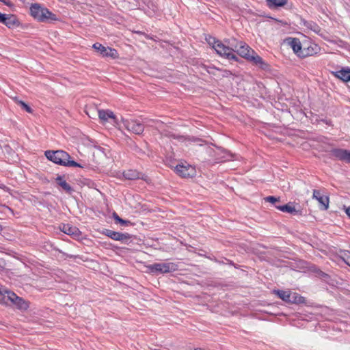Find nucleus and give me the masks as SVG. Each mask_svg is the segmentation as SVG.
I'll return each instance as SVG.
<instances>
[{
	"label": "nucleus",
	"instance_id": "9b49d317",
	"mask_svg": "<svg viewBox=\"0 0 350 350\" xmlns=\"http://www.w3.org/2000/svg\"><path fill=\"white\" fill-rule=\"evenodd\" d=\"M247 60L252 62L254 65L258 66L260 68L267 70L269 69V65L265 62L261 57H260L256 52L251 53L247 58Z\"/></svg>",
	"mask_w": 350,
	"mask_h": 350
},
{
	"label": "nucleus",
	"instance_id": "7ed1b4c3",
	"mask_svg": "<svg viewBox=\"0 0 350 350\" xmlns=\"http://www.w3.org/2000/svg\"><path fill=\"white\" fill-rule=\"evenodd\" d=\"M30 13L35 19L40 22L51 23L57 20L55 14L38 3H34L31 5Z\"/></svg>",
	"mask_w": 350,
	"mask_h": 350
},
{
	"label": "nucleus",
	"instance_id": "423d86ee",
	"mask_svg": "<svg viewBox=\"0 0 350 350\" xmlns=\"http://www.w3.org/2000/svg\"><path fill=\"white\" fill-rule=\"evenodd\" d=\"M122 124L125 129L135 134L140 135L144 132V125L137 120H122Z\"/></svg>",
	"mask_w": 350,
	"mask_h": 350
},
{
	"label": "nucleus",
	"instance_id": "a211bd4d",
	"mask_svg": "<svg viewBox=\"0 0 350 350\" xmlns=\"http://www.w3.org/2000/svg\"><path fill=\"white\" fill-rule=\"evenodd\" d=\"M59 228L65 234H67L68 235H71L73 237H78L80 233L79 229L77 227L70 226L69 224H62L59 226Z\"/></svg>",
	"mask_w": 350,
	"mask_h": 350
},
{
	"label": "nucleus",
	"instance_id": "f03ea898",
	"mask_svg": "<svg viewBox=\"0 0 350 350\" xmlns=\"http://www.w3.org/2000/svg\"><path fill=\"white\" fill-rule=\"evenodd\" d=\"M44 154L49 160L56 164L63 166L82 167L79 163L71 160L70 156L64 150H46Z\"/></svg>",
	"mask_w": 350,
	"mask_h": 350
},
{
	"label": "nucleus",
	"instance_id": "7c9ffc66",
	"mask_svg": "<svg viewBox=\"0 0 350 350\" xmlns=\"http://www.w3.org/2000/svg\"><path fill=\"white\" fill-rule=\"evenodd\" d=\"M5 14H1L0 12V23H2V22H3V20L5 19Z\"/></svg>",
	"mask_w": 350,
	"mask_h": 350
},
{
	"label": "nucleus",
	"instance_id": "c756f323",
	"mask_svg": "<svg viewBox=\"0 0 350 350\" xmlns=\"http://www.w3.org/2000/svg\"><path fill=\"white\" fill-rule=\"evenodd\" d=\"M85 111H86L87 115L90 118H93V116L96 115V111H95L94 109H93V108H89Z\"/></svg>",
	"mask_w": 350,
	"mask_h": 350
},
{
	"label": "nucleus",
	"instance_id": "f8f14e48",
	"mask_svg": "<svg viewBox=\"0 0 350 350\" xmlns=\"http://www.w3.org/2000/svg\"><path fill=\"white\" fill-rule=\"evenodd\" d=\"M285 42L292 48L294 53L300 57V54L302 51V45L299 39L297 38H288Z\"/></svg>",
	"mask_w": 350,
	"mask_h": 350
},
{
	"label": "nucleus",
	"instance_id": "5701e85b",
	"mask_svg": "<svg viewBox=\"0 0 350 350\" xmlns=\"http://www.w3.org/2000/svg\"><path fill=\"white\" fill-rule=\"evenodd\" d=\"M14 297L12 304L16 306L19 309L25 310L28 305L22 298L18 297L16 294L11 295Z\"/></svg>",
	"mask_w": 350,
	"mask_h": 350
},
{
	"label": "nucleus",
	"instance_id": "a878e982",
	"mask_svg": "<svg viewBox=\"0 0 350 350\" xmlns=\"http://www.w3.org/2000/svg\"><path fill=\"white\" fill-rule=\"evenodd\" d=\"M14 100L16 103L18 104L23 110L30 113H33L32 109L25 102L18 100L17 98H14Z\"/></svg>",
	"mask_w": 350,
	"mask_h": 350
},
{
	"label": "nucleus",
	"instance_id": "20e7f679",
	"mask_svg": "<svg viewBox=\"0 0 350 350\" xmlns=\"http://www.w3.org/2000/svg\"><path fill=\"white\" fill-rule=\"evenodd\" d=\"M275 293L281 299L287 303L300 304L306 301L305 297L295 292L277 290Z\"/></svg>",
	"mask_w": 350,
	"mask_h": 350
},
{
	"label": "nucleus",
	"instance_id": "4468645a",
	"mask_svg": "<svg viewBox=\"0 0 350 350\" xmlns=\"http://www.w3.org/2000/svg\"><path fill=\"white\" fill-rule=\"evenodd\" d=\"M15 294L7 289H1L0 291V304L5 306H11L13 302L14 297L11 295Z\"/></svg>",
	"mask_w": 350,
	"mask_h": 350
},
{
	"label": "nucleus",
	"instance_id": "9d476101",
	"mask_svg": "<svg viewBox=\"0 0 350 350\" xmlns=\"http://www.w3.org/2000/svg\"><path fill=\"white\" fill-rule=\"evenodd\" d=\"M332 156L337 159L350 163V150L341 148H332L330 151Z\"/></svg>",
	"mask_w": 350,
	"mask_h": 350
},
{
	"label": "nucleus",
	"instance_id": "1a4fd4ad",
	"mask_svg": "<svg viewBox=\"0 0 350 350\" xmlns=\"http://www.w3.org/2000/svg\"><path fill=\"white\" fill-rule=\"evenodd\" d=\"M103 234L113 240L120 241L122 243H126L131 239V235L128 233H122L109 229H105L103 232Z\"/></svg>",
	"mask_w": 350,
	"mask_h": 350
},
{
	"label": "nucleus",
	"instance_id": "6e6552de",
	"mask_svg": "<svg viewBox=\"0 0 350 350\" xmlns=\"http://www.w3.org/2000/svg\"><path fill=\"white\" fill-rule=\"evenodd\" d=\"M93 48L100 53L103 57H110L116 59L118 57L117 51L110 47H105L101 44L96 42L93 44Z\"/></svg>",
	"mask_w": 350,
	"mask_h": 350
},
{
	"label": "nucleus",
	"instance_id": "cd10ccee",
	"mask_svg": "<svg viewBox=\"0 0 350 350\" xmlns=\"http://www.w3.org/2000/svg\"><path fill=\"white\" fill-rule=\"evenodd\" d=\"M264 200H265V202H270V203L274 204V206H275V205H276L275 204L276 202H280V198H276L274 196H267V197L265 198Z\"/></svg>",
	"mask_w": 350,
	"mask_h": 350
},
{
	"label": "nucleus",
	"instance_id": "393cba45",
	"mask_svg": "<svg viewBox=\"0 0 350 350\" xmlns=\"http://www.w3.org/2000/svg\"><path fill=\"white\" fill-rule=\"evenodd\" d=\"M304 25L308 29H310L311 31H314L317 34H319L321 31V28L320 27V26L312 21H306L304 23Z\"/></svg>",
	"mask_w": 350,
	"mask_h": 350
},
{
	"label": "nucleus",
	"instance_id": "bb28decb",
	"mask_svg": "<svg viewBox=\"0 0 350 350\" xmlns=\"http://www.w3.org/2000/svg\"><path fill=\"white\" fill-rule=\"evenodd\" d=\"M340 258L350 267V252L349 251H341L340 254Z\"/></svg>",
	"mask_w": 350,
	"mask_h": 350
},
{
	"label": "nucleus",
	"instance_id": "0eeeda50",
	"mask_svg": "<svg viewBox=\"0 0 350 350\" xmlns=\"http://www.w3.org/2000/svg\"><path fill=\"white\" fill-rule=\"evenodd\" d=\"M176 173L183 178L193 177L196 174L195 168L190 165L178 164L175 167Z\"/></svg>",
	"mask_w": 350,
	"mask_h": 350
},
{
	"label": "nucleus",
	"instance_id": "aec40b11",
	"mask_svg": "<svg viewBox=\"0 0 350 350\" xmlns=\"http://www.w3.org/2000/svg\"><path fill=\"white\" fill-rule=\"evenodd\" d=\"M2 23L6 25L8 28H11L16 25H18V21L14 15L5 14V19L3 20V22H2Z\"/></svg>",
	"mask_w": 350,
	"mask_h": 350
},
{
	"label": "nucleus",
	"instance_id": "b1692460",
	"mask_svg": "<svg viewBox=\"0 0 350 350\" xmlns=\"http://www.w3.org/2000/svg\"><path fill=\"white\" fill-rule=\"evenodd\" d=\"M267 1L269 8L282 7L287 3V0H267Z\"/></svg>",
	"mask_w": 350,
	"mask_h": 350
},
{
	"label": "nucleus",
	"instance_id": "473e14b6",
	"mask_svg": "<svg viewBox=\"0 0 350 350\" xmlns=\"http://www.w3.org/2000/svg\"><path fill=\"white\" fill-rule=\"evenodd\" d=\"M345 213L348 215V217L350 218V206L345 209Z\"/></svg>",
	"mask_w": 350,
	"mask_h": 350
},
{
	"label": "nucleus",
	"instance_id": "f3484780",
	"mask_svg": "<svg viewBox=\"0 0 350 350\" xmlns=\"http://www.w3.org/2000/svg\"><path fill=\"white\" fill-rule=\"evenodd\" d=\"M123 175L126 179L128 180H137L143 179L146 180V177L144 174L138 172L135 170H128L124 172Z\"/></svg>",
	"mask_w": 350,
	"mask_h": 350
},
{
	"label": "nucleus",
	"instance_id": "39448f33",
	"mask_svg": "<svg viewBox=\"0 0 350 350\" xmlns=\"http://www.w3.org/2000/svg\"><path fill=\"white\" fill-rule=\"evenodd\" d=\"M152 273H167L177 269V265L173 262L154 263L148 267Z\"/></svg>",
	"mask_w": 350,
	"mask_h": 350
},
{
	"label": "nucleus",
	"instance_id": "6ab92c4d",
	"mask_svg": "<svg viewBox=\"0 0 350 350\" xmlns=\"http://www.w3.org/2000/svg\"><path fill=\"white\" fill-rule=\"evenodd\" d=\"M333 75L343 81H350V69H341L333 72Z\"/></svg>",
	"mask_w": 350,
	"mask_h": 350
},
{
	"label": "nucleus",
	"instance_id": "2f4dec72",
	"mask_svg": "<svg viewBox=\"0 0 350 350\" xmlns=\"http://www.w3.org/2000/svg\"><path fill=\"white\" fill-rule=\"evenodd\" d=\"M3 3L8 6H12V3L10 2V1H6V0H3Z\"/></svg>",
	"mask_w": 350,
	"mask_h": 350
},
{
	"label": "nucleus",
	"instance_id": "f704fd0d",
	"mask_svg": "<svg viewBox=\"0 0 350 350\" xmlns=\"http://www.w3.org/2000/svg\"><path fill=\"white\" fill-rule=\"evenodd\" d=\"M0 1H2V2H3V0H0Z\"/></svg>",
	"mask_w": 350,
	"mask_h": 350
},
{
	"label": "nucleus",
	"instance_id": "412c9836",
	"mask_svg": "<svg viewBox=\"0 0 350 350\" xmlns=\"http://www.w3.org/2000/svg\"><path fill=\"white\" fill-rule=\"evenodd\" d=\"M275 207L280 211L288 213L291 214L295 215L298 213L295 206H293L291 203L284 205H275Z\"/></svg>",
	"mask_w": 350,
	"mask_h": 350
},
{
	"label": "nucleus",
	"instance_id": "c85d7f7f",
	"mask_svg": "<svg viewBox=\"0 0 350 350\" xmlns=\"http://www.w3.org/2000/svg\"><path fill=\"white\" fill-rule=\"evenodd\" d=\"M113 218L115 219V220H116L117 222H118V223H120V224H126V221H125V220H124V219H121V218H120V217L117 215V213H113Z\"/></svg>",
	"mask_w": 350,
	"mask_h": 350
},
{
	"label": "nucleus",
	"instance_id": "2eb2a0df",
	"mask_svg": "<svg viewBox=\"0 0 350 350\" xmlns=\"http://www.w3.org/2000/svg\"><path fill=\"white\" fill-rule=\"evenodd\" d=\"M319 51L320 48L317 44L311 43L308 46L303 47L300 57L304 58L308 56H312L314 54H317Z\"/></svg>",
	"mask_w": 350,
	"mask_h": 350
},
{
	"label": "nucleus",
	"instance_id": "72a5a7b5",
	"mask_svg": "<svg viewBox=\"0 0 350 350\" xmlns=\"http://www.w3.org/2000/svg\"><path fill=\"white\" fill-rule=\"evenodd\" d=\"M194 350H204V349H202V348H196V349H195Z\"/></svg>",
	"mask_w": 350,
	"mask_h": 350
},
{
	"label": "nucleus",
	"instance_id": "4be33fe9",
	"mask_svg": "<svg viewBox=\"0 0 350 350\" xmlns=\"http://www.w3.org/2000/svg\"><path fill=\"white\" fill-rule=\"evenodd\" d=\"M56 182L66 193H70L73 191L71 186L66 183L62 176H58L56 178Z\"/></svg>",
	"mask_w": 350,
	"mask_h": 350
},
{
	"label": "nucleus",
	"instance_id": "ddd939ff",
	"mask_svg": "<svg viewBox=\"0 0 350 350\" xmlns=\"http://www.w3.org/2000/svg\"><path fill=\"white\" fill-rule=\"evenodd\" d=\"M97 113L103 123L107 122L109 120H111L113 124L117 123V118L111 111L98 110Z\"/></svg>",
	"mask_w": 350,
	"mask_h": 350
},
{
	"label": "nucleus",
	"instance_id": "dca6fc26",
	"mask_svg": "<svg viewBox=\"0 0 350 350\" xmlns=\"http://www.w3.org/2000/svg\"><path fill=\"white\" fill-rule=\"evenodd\" d=\"M313 198H315L321 204L322 209L327 210L329 207V198L327 196H321V192L318 190L313 191Z\"/></svg>",
	"mask_w": 350,
	"mask_h": 350
},
{
	"label": "nucleus",
	"instance_id": "f257e3e1",
	"mask_svg": "<svg viewBox=\"0 0 350 350\" xmlns=\"http://www.w3.org/2000/svg\"><path fill=\"white\" fill-rule=\"evenodd\" d=\"M206 40L208 44L215 50L218 55L230 60L233 59L237 61L238 59L237 57L232 53V51L237 52L240 56L246 59L250 54L255 53V51L247 44L243 42H238L236 40L228 42L230 46H226L221 41L211 36L207 37Z\"/></svg>",
	"mask_w": 350,
	"mask_h": 350
}]
</instances>
